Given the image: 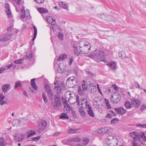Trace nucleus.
Masks as SVG:
<instances>
[{
    "instance_id": "nucleus-1",
    "label": "nucleus",
    "mask_w": 146,
    "mask_h": 146,
    "mask_svg": "<svg viewBox=\"0 0 146 146\" xmlns=\"http://www.w3.org/2000/svg\"><path fill=\"white\" fill-rule=\"evenodd\" d=\"M91 47L90 44L85 40H82L80 42L79 49L75 44H74L73 46L74 53L77 56L80 54H88L90 50Z\"/></svg>"
},
{
    "instance_id": "nucleus-2",
    "label": "nucleus",
    "mask_w": 146,
    "mask_h": 146,
    "mask_svg": "<svg viewBox=\"0 0 146 146\" xmlns=\"http://www.w3.org/2000/svg\"><path fill=\"white\" fill-rule=\"evenodd\" d=\"M58 83L59 82L57 80L54 83V90L57 92L58 94L55 95L54 97V102L51 103L52 106L55 110H58L61 105L60 98L59 95L61 94L63 89L61 86H59Z\"/></svg>"
},
{
    "instance_id": "nucleus-3",
    "label": "nucleus",
    "mask_w": 146,
    "mask_h": 146,
    "mask_svg": "<svg viewBox=\"0 0 146 146\" xmlns=\"http://www.w3.org/2000/svg\"><path fill=\"white\" fill-rule=\"evenodd\" d=\"M141 101L139 100L134 99L131 102L126 101L125 103V108L127 109L131 108L133 107L138 108L140 106Z\"/></svg>"
},
{
    "instance_id": "nucleus-4",
    "label": "nucleus",
    "mask_w": 146,
    "mask_h": 146,
    "mask_svg": "<svg viewBox=\"0 0 146 146\" xmlns=\"http://www.w3.org/2000/svg\"><path fill=\"white\" fill-rule=\"evenodd\" d=\"M104 52L103 51H100L96 54L95 61L97 62L103 61L105 63L107 60L104 58Z\"/></svg>"
},
{
    "instance_id": "nucleus-5",
    "label": "nucleus",
    "mask_w": 146,
    "mask_h": 146,
    "mask_svg": "<svg viewBox=\"0 0 146 146\" xmlns=\"http://www.w3.org/2000/svg\"><path fill=\"white\" fill-rule=\"evenodd\" d=\"M76 102L78 103V105L80 106L82 105V108L84 109H86L90 106L88 103L87 101L85 98L82 99L80 102L79 100V97L78 96H77L76 99Z\"/></svg>"
},
{
    "instance_id": "nucleus-6",
    "label": "nucleus",
    "mask_w": 146,
    "mask_h": 146,
    "mask_svg": "<svg viewBox=\"0 0 146 146\" xmlns=\"http://www.w3.org/2000/svg\"><path fill=\"white\" fill-rule=\"evenodd\" d=\"M47 125L46 122L44 120L42 121L41 123H40L38 126L39 130L43 131L44 129Z\"/></svg>"
},
{
    "instance_id": "nucleus-7",
    "label": "nucleus",
    "mask_w": 146,
    "mask_h": 146,
    "mask_svg": "<svg viewBox=\"0 0 146 146\" xmlns=\"http://www.w3.org/2000/svg\"><path fill=\"white\" fill-rule=\"evenodd\" d=\"M11 36L12 35L11 34L7 33L5 34L3 37L1 39L2 42L7 41L9 40Z\"/></svg>"
},
{
    "instance_id": "nucleus-8",
    "label": "nucleus",
    "mask_w": 146,
    "mask_h": 146,
    "mask_svg": "<svg viewBox=\"0 0 146 146\" xmlns=\"http://www.w3.org/2000/svg\"><path fill=\"white\" fill-rule=\"evenodd\" d=\"M24 136L23 134H18L14 137V139L17 142H19L24 138Z\"/></svg>"
},
{
    "instance_id": "nucleus-9",
    "label": "nucleus",
    "mask_w": 146,
    "mask_h": 146,
    "mask_svg": "<svg viewBox=\"0 0 146 146\" xmlns=\"http://www.w3.org/2000/svg\"><path fill=\"white\" fill-rule=\"evenodd\" d=\"M9 8V4H7L5 5V11L6 14L9 18H11L12 15Z\"/></svg>"
},
{
    "instance_id": "nucleus-10",
    "label": "nucleus",
    "mask_w": 146,
    "mask_h": 146,
    "mask_svg": "<svg viewBox=\"0 0 146 146\" xmlns=\"http://www.w3.org/2000/svg\"><path fill=\"white\" fill-rule=\"evenodd\" d=\"M115 110L118 114H122L123 113H125L126 111V110L123 108H115Z\"/></svg>"
},
{
    "instance_id": "nucleus-11",
    "label": "nucleus",
    "mask_w": 146,
    "mask_h": 146,
    "mask_svg": "<svg viewBox=\"0 0 146 146\" xmlns=\"http://www.w3.org/2000/svg\"><path fill=\"white\" fill-rule=\"evenodd\" d=\"M114 100H113V103L114 104H116L120 101L121 99V97L118 94L117 95H115L114 96Z\"/></svg>"
},
{
    "instance_id": "nucleus-12",
    "label": "nucleus",
    "mask_w": 146,
    "mask_h": 146,
    "mask_svg": "<svg viewBox=\"0 0 146 146\" xmlns=\"http://www.w3.org/2000/svg\"><path fill=\"white\" fill-rule=\"evenodd\" d=\"M10 88V85L9 84H6L2 86V89L4 92H7Z\"/></svg>"
},
{
    "instance_id": "nucleus-13",
    "label": "nucleus",
    "mask_w": 146,
    "mask_h": 146,
    "mask_svg": "<svg viewBox=\"0 0 146 146\" xmlns=\"http://www.w3.org/2000/svg\"><path fill=\"white\" fill-rule=\"evenodd\" d=\"M87 112L88 114L91 117H93L94 116V113L92 109V107L90 106H89V107H88Z\"/></svg>"
},
{
    "instance_id": "nucleus-14",
    "label": "nucleus",
    "mask_w": 146,
    "mask_h": 146,
    "mask_svg": "<svg viewBox=\"0 0 146 146\" xmlns=\"http://www.w3.org/2000/svg\"><path fill=\"white\" fill-rule=\"evenodd\" d=\"M80 129L79 128L74 129L70 128L68 131V133L70 134L77 133L80 132Z\"/></svg>"
},
{
    "instance_id": "nucleus-15",
    "label": "nucleus",
    "mask_w": 146,
    "mask_h": 146,
    "mask_svg": "<svg viewBox=\"0 0 146 146\" xmlns=\"http://www.w3.org/2000/svg\"><path fill=\"white\" fill-rule=\"evenodd\" d=\"M45 91L48 93L49 92L52 93V91L50 88V87L47 84L45 83L44 84Z\"/></svg>"
},
{
    "instance_id": "nucleus-16",
    "label": "nucleus",
    "mask_w": 146,
    "mask_h": 146,
    "mask_svg": "<svg viewBox=\"0 0 146 146\" xmlns=\"http://www.w3.org/2000/svg\"><path fill=\"white\" fill-rule=\"evenodd\" d=\"M75 76H72L70 78H68L66 80L67 82H70V83L74 84V82H76V79Z\"/></svg>"
},
{
    "instance_id": "nucleus-17",
    "label": "nucleus",
    "mask_w": 146,
    "mask_h": 146,
    "mask_svg": "<svg viewBox=\"0 0 146 146\" xmlns=\"http://www.w3.org/2000/svg\"><path fill=\"white\" fill-rule=\"evenodd\" d=\"M107 64L113 70H115L116 69V68L115 64V63L114 62H108Z\"/></svg>"
},
{
    "instance_id": "nucleus-18",
    "label": "nucleus",
    "mask_w": 146,
    "mask_h": 146,
    "mask_svg": "<svg viewBox=\"0 0 146 146\" xmlns=\"http://www.w3.org/2000/svg\"><path fill=\"white\" fill-rule=\"evenodd\" d=\"M37 10L41 13H46L48 11L46 9L42 8H38Z\"/></svg>"
},
{
    "instance_id": "nucleus-19",
    "label": "nucleus",
    "mask_w": 146,
    "mask_h": 146,
    "mask_svg": "<svg viewBox=\"0 0 146 146\" xmlns=\"http://www.w3.org/2000/svg\"><path fill=\"white\" fill-rule=\"evenodd\" d=\"M47 21L48 22L52 25H54L55 24V19H54L52 17H49L47 19Z\"/></svg>"
},
{
    "instance_id": "nucleus-20",
    "label": "nucleus",
    "mask_w": 146,
    "mask_h": 146,
    "mask_svg": "<svg viewBox=\"0 0 146 146\" xmlns=\"http://www.w3.org/2000/svg\"><path fill=\"white\" fill-rule=\"evenodd\" d=\"M130 134L131 137L133 138L135 140H136L138 139L137 136V135L138 134V132H133L131 133H130Z\"/></svg>"
},
{
    "instance_id": "nucleus-21",
    "label": "nucleus",
    "mask_w": 146,
    "mask_h": 146,
    "mask_svg": "<svg viewBox=\"0 0 146 146\" xmlns=\"http://www.w3.org/2000/svg\"><path fill=\"white\" fill-rule=\"evenodd\" d=\"M35 78L31 80V86L35 90H36L37 87L36 86L35 83Z\"/></svg>"
},
{
    "instance_id": "nucleus-22",
    "label": "nucleus",
    "mask_w": 146,
    "mask_h": 146,
    "mask_svg": "<svg viewBox=\"0 0 146 146\" xmlns=\"http://www.w3.org/2000/svg\"><path fill=\"white\" fill-rule=\"evenodd\" d=\"M6 144L7 143L5 142V140L2 137L0 139V146H5Z\"/></svg>"
},
{
    "instance_id": "nucleus-23",
    "label": "nucleus",
    "mask_w": 146,
    "mask_h": 146,
    "mask_svg": "<svg viewBox=\"0 0 146 146\" xmlns=\"http://www.w3.org/2000/svg\"><path fill=\"white\" fill-rule=\"evenodd\" d=\"M67 56L65 54H63L60 56L58 58L57 60L58 61H60L61 60L66 59L67 58Z\"/></svg>"
},
{
    "instance_id": "nucleus-24",
    "label": "nucleus",
    "mask_w": 146,
    "mask_h": 146,
    "mask_svg": "<svg viewBox=\"0 0 146 146\" xmlns=\"http://www.w3.org/2000/svg\"><path fill=\"white\" fill-rule=\"evenodd\" d=\"M33 28L34 29V33L33 37L32 38V40L33 41L36 38L37 34V30L36 27L35 26H33Z\"/></svg>"
},
{
    "instance_id": "nucleus-25",
    "label": "nucleus",
    "mask_w": 146,
    "mask_h": 146,
    "mask_svg": "<svg viewBox=\"0 0 146 146\" xmlns=\"http://www.w3.org/2000/svg\"><path fill=\"white\" fill-rule=\"evenodd\" d=\"M78 111L80 114L83 116L85 117L86 115V113L84 110L81 108H78Z\"/></svg>"
},
{
    "instance_id": "nucleus-26",
    "label": "nucleus",
    "mask_w": 146,
    "mask_h": 146,
    "mask_svg": "<svg viewBox=\"0 0 146 146\" xmlns=\"http://www.w3.org/2000/svg\"><path fill=\"white\" fill-rule=\"evenodd\" d=\"M107 143L109 146H115L117 144V143L114 142H114H111V141H108ZM119 146H123L122 145H120Z\"/></svg>"
},
{
    "instance_id": "nucleus-27",
    "label": "nucleus",
    "mask_w": 146,
    "mask_h": 146,
    "mask_svg": "<svg viewBox=\"0 0 146 146\" xmlns=\"http://www.w3.org/2000/svg\"><path fill=\"white\" fill-rule=\"evenodd\" d=\"M36 133V132L35 131L32 130H30L27 133L28 136H27V137H29L32 136H33Z\"/></svg>"
},
{
    "instance_id": "nucleus-28",
    "label": "nucleus",
    "mask_w": 146,
    "mask_h": 146,
    "mask_svg": "<svg viewBox=\"0 0 146 146\" xmlns=\"http://www.w3.org/2000/svg\"><path fill=\"white\" fill-rule=\"evenodd\" d=\"M81 141V139L78 137H76L73 138H72L70 140V142L74 141L78 142H80Z\"/></svg>"
},
{
    "instance_id": "nucleus-29",
    "label": "nucleus",
    "mask_w": 146,
    "mask_h": 146,
    "mask_svg": "<svg viewBox=\"0 0 146 146\" xmlns=\"http://www.w3.org/2000/svg\"><path fill=\"white\" fill-rule=\"evenodd\" d=\"M82 87L84 92H85L87 90V86L85 84L84 80H83L82 82Z\"/></svg>"
},
{
    "instance_id": "nucleus-30",
    "label": "nucleus",
    "mask_w": 146,
    "mask_h": 146,
    "mask_svg": "<svg viewBox=\"0 0 146 146\" xmlns=\"http://www.w3.org/2000/svg\"><path fill=\"white\" fill-rule=\"evenodd\" d=\"M59 5L62 7L64 9L68 10V6L64 2H60L59 3Z\"/></svg>"
},
{
    "instance_id": "nucleus-31",
    "label": "nucleus",
    "mask_w": 146,
    "mask_h": 146,
    "mask_svg": "<svg viewBox=\"0 0 146 146\" xmlns=\"http://www.w3.org/2000/svg\"><path fill=\"white\" fill-rule=\"evenodd\" d=\"M60 119H68L69 118L68 116H67L66 113H61V115L60 116Z\"/></svg>"
},
{
    "instance_id": "nucleus-32",
    "label": "nucleus",
    "mask_w": 146,
    "mask_h": 146,
    "mask_svg": "<svg viewBox=\"0 0 146 146\" xmlns=\"http://www.w3.org/2000/svg\"><path fill=\"white\" fill-rule=\"evenodd\" d=\"M83 91V90H82L81 86H78V92L80 96H83L84 94Z\"/></svg>"
},
{
    "instance_id": "nucleus-33",
    "label": "nucleus",
    "mask_w": 146,
    "mask_h": 146,
    "mask_svg": "<svg viewBox=\"0 0 146 146\" xmlns=\"http://www.w3.org/2000/svg\"><path fill=\"white\" fill-rule=\"evenodd\" d=\"M22 87V85L21 84L20 81H18L16 82L15 84L14 87L15 88H16L18 87Z\"/></svg>"
},
{
    "instance_id": "nucleus-34",
    "label": "nucleus",
    "mask_w": 146,
    "mask_h": 146,
    "mask_svg": "<svg viewBox=\"0 0 146 146\" xmlns=\"http://www.w3.org/2000/svg\"><path fill=\"white\" fill-rule=\"evenodd\" d=\"M58 37L59 39L60 40H62L63 39L64 35L62 33H59Z\"/></svg>"
},
{
    "instance_id": "nucleus-35",
    "label": "nucleus",
    "mask_w": 146,
    "mask_h": 146,
    "mask_svg": "<svg viewBox=\"0 0 146 146\" xmlns=\"http://www.w3.org/2000/svg\"><path fill=\"white\" fill-rule=\"evenodd\" d=\"M24 60V59H18L16 60H15L14 62L16 64H21L23 62Z\"/></svg>"
},
{
    "instance_id": "nucleus-36",
    "label": "nucleus",
    "mask_w": 146,
    "mask_h": 146,
    "mask_svg": "<svg viewBox=\"0 0 146 146\" xmlns=\"http://www.w3.org/2000/svg\"><path fill=\"white\" fill-rule=\"evenodd\" d=\"M107 139L108 140V141H111V142H114V137L112 136H108L107 137Z\"/></svg>"
},
{
    "instance_id": "nucleus-37",
    "label": "nucleus",
    "mask_w": 146,
    "mask_h": 146,
    "mask_svg": "<svg viewBox=\"0 0 146 146\" xmlns=\"http://www.w3.org/2000/svg\"><path fill=\"white\" fill-rule=\"evenodd\" d=\"M63 103L64 104H66L64 106V108H66L67 110H69L70 108V105L67 103V101H65Z\"/></svg>"
},
{
    "instance_id": "nucleus-38",
    "label": "nucleus",
    "mask_w": 146,
    "mask_h": 146,
    "mask_svg": "<svg viewBox=\"0 0 146 146\" xmlns=\"http://www.w3.org/2000/svg\"><path fill=\"white\" fill-rule=\"evenodd\" d=\"M105 102L106 104V106L109 109H111V107L109 104V101L108 100L105 99Z\"/></svg>"
},
{
    "instance_id": "nucleus-39",
    "label": "nucleus",
    "mask_w": 146,
    "mask_h": 146,
    "mask_svg": "<svg viewBox=\"0 0 146 146\" xmlns=\"http://www.w3.org/2000/svg\"><path fill=\"white\" fill-rule=\"evenodd\" d=\"M48 96L49 99L50 100H53L54 98V93L53 92H52V93L49 92L48 93Z\"/></svg>"
},
{
    "instance_id": "nucleus-40",
    "label": "nucleus",
    "mask_w": 146,
    "mask_h": 146,
    "mask_svg": "<svg viewBox=\"0 0 146 146\" xmlns=\"http://www.w3.org/2000/svg\"><path fill=\"white\" fill-rule=\"evenodd\" d=\"M61 65L59 66V68L57 69L58 72L59 73H62L64 71V69L61 67Z\"/></svg>"
},
{
    "instance_id": "nucleus-41",
    "label": "nucleus",
    "mask_w": 146,
    "mask_h": 146,
    "mask_svg": "<svg viewBox=\"0 0 146 146\" xmlns=\"http://www.w3.org/2000/svg\"><path fill=\"white\" fill-rule=\"evenodd\" d=\"M118 119L117 117L113 118L111 120V124L116 123L118 121Z\"/></svg>"
},
{
    "instance_id": "nucleus-42",
    "label": "nucleus",
    "mask_w": 146,
    "mask_h": 146,
    "mask_svg": "<svg viewBox=\"0 0 146 146\" xmlns=\"http://www.w3.org/2000/svg\"><path fill=\"white\" fill-rule=\"evenodd\" d=\"M42 97L44 100V102L45 103L47 102V99L45 95V94L44 92H43L42 94Z\"/></svg>"
},
{
    "instance_id": "nucleus-43",
    "label": "nucleus",
    "mask_w": 146,
    "mask_h": 146,
    "mask_svg": "<svg viewBox=\"0 0 146 146\" xmlns=\"http://www.w3.org/2000/svg\"><path fill=\"white\" fill-rule=\"evenodd\" d=\"M144 133L143 132H140L139 133H138L137 135V136L138 139H139V138L140 137H145Z\"/></svg>"
},
{
    "instance_id": "nucleus-44",
    "label": "nucleus",
    "mask_w": 146,
    "mask_h": 146,
    "mask_svg": "<svg viewBox=\"0 0 146 146\" xmlns=\"http://www.w3.org/2000/svg\"><path fill=\"white\" fill-rule=\"evenodd\" d=\"M125 55V52H124L122 51L119 52L118 53V55L119 57L122 58L123 57V56Z\"/></svg>"
},
{
    "instance_id": "nucleus-45",
    "label": "nucleus",
    "mask_w": 146,
    "mask_h": 146,
    "mask_svg": "<svg viewBox=\"0 0 146 146\" xmlns=\"http://www.w3.org/2000/svg\"><path fill=\"white\" fill-rule=\"evenodd\" d=\"M96 53H93L91 54L88 55V57L91 58H94L95 59L96 56Z\"/></svg>"
},
{
    "instance_id": "nucleus-46",
    "label": "nucleus",
    "mask_w": 146,
    "mask_h": 146,
    "mask_svg": "<svg viewBox=\"0 0 146 146\" xmlns=\"http://www.w3.org/2000/svg\"><path fill=\"white\" fill-rule=\"evenodd\" d=\"M105 129V127L104 128H101L100 130H99V131L98 132L100 133H106V130Z\"/></svg>"
},
{
    "instance_id": "nucleus-47",
    "label": "nucleus",
    "mask_w": 146,
    "mask_h": 146,
    "mask_svg": "<svg viewBox=\"0 0 146 146\" xmlns=\"http://www.w3.org/2000/svg\"><path fill=\"white\" fill-rule=\"evenodd\" d=\"M40 138V136H38L37 137H33L32 138V140L33 141H37Z\"/></svg>"
},
{
    "instance_id": "nucleus-48",
    "label": "nucleus",
    "mask_w": 146,
    "mask_h": 146,
    "mask_svg": "<svg viewBox=\"0 0 146 146\" xmlns=\"http://www.w3.org/2000/svg\"><path fill=\"white\" fill-rule=\"evenodd\" d=\"M137 126L143 128H146V124H138L137 125Z\"/></svg>"
},
{
    "instance_id": "nucleus-49",
    "label": "nucleus",
    "mask_w": 146,
    "mask_h": 146,
    "mask_svg": "<svg viewBox=\"0 0 146 146\" xmlns=\"http://www.w3.org/2000/svg\"><path fill=\"white\" fill-rule=\"evenodd\" d=\"M105 129L106 130V133H108L111 131V128L107 127H105Z\"/></svg>"
},
{
    "instance_id": "nucleus-50",
    "label": "nucleus",
    "mask_w": 146,
    "mask_h": 146,
    "mask_svg": "<svg viewBox=\"0 0 146 146\" xmlns=\"http://www.w3.org/2000/svg\"><path fill=\"white\" fill-rule=\"evenodd\" d=\"M89 139H84L83 141V143L84 145H86L89 142Z\"/></svg>"
},
{
    "instance_id": "nucleus-51",
    "label": "nucleus",
    "mask_w": 146,
    "mask_h": 146,
    "mask_svg": "<svg viewBox=\"0 0 146 146\" xmlns=\"http://www.w3.org/2000/svg\"><path fill=\"white\" fill-rule=\"evenodd\" d=\"M134 84H135V86L137 88H139L141 90H142L143 89L142 88H141V87L140 86L139 84L137 82L135 81L134 82Z\"/></svg>"
},
{
    "instance_id": "nucleus-52",
    "label": "nucleus",
    "mask_w": 146,
    "mask_h": 146,
    "mask_svg": "<svg viewBox=\"0 0 146 146\" xmlns=\"http://www.w3.org/2000/svg\"><path fill=\"white\" fill-rule=\"evenodd\" d=\"M145 109H146V105L144 104L141 107L140 110L141 111H143Z\"/></svg>"
},
{
    "instance_id": "nucleus-53",
    "label": "nucleus",
    "mask_w": 146,
    "mask_h": 146,
    "mask_svg": "<svg viewBox=\"0 0 146 146\" xmlns=\"http://www.w3.org/2000/svg\"><path fill=\"white\" fill-rule=\"evenodd\" d=\"M5 98L4 96L0 94V105L1 104V102L5 99Z\"/></svg>"
},
{
    "instance_id": "nucleus-54",
    "label": "nucleus",
    "mask_w": 146,
    "mask_h": 146,
    "mask_svg": "<svg viewBox=\"0 0 146 146\" xmlns=\"http://www.w3.org/2000/svg\"><path fill=\"white\" fill-rule=\"evenodd\" d=\"M112 87L115 90H117L118 89V87L116 86L115 84H114L112 85Z\"/></svg>"
},
{
    "instance_id": "nucleus-55",
    "label": "nucleus",
    "mask_w": 146,
    "mask_h": 146,
    "mask_svg": "<svg viewBox=\"0 0 146 146\" xmlns=\"http://www.w3.org/2000/svg\"><path fill=\"white\" fill-rule=\"evenodd\" d=\"M32 57V53H30L28 54L26 56V58H31Z\"/></svg>"
},
{
    "instance_id": "nucleus-56",
    "label": "nucleus",
    "mask_w": 146,
    "mask_h": 146,
    "mask_svg": "<svg viewBox=\"0 0 146 146\" xmlns=\"http://www.w3.org/2000/svg\"><path fill=\"white\" fill-rule=\"evenodd\" d=\"M25 11H24V12H22V13L21 15V17L22 19H23L25 18Z\"/></svg>"
},
{
    "instance_id": "nucleus-57",
    "label": "nucleus",
    "mask_w": 146,
    "mask_h": 146,
    "mask_svg": "<svg viewBox=\"0 0 146 146\" xmlns=\"http://www.w3.org/2000/svg\"><path fill=\"white\" fill-rule=\"evenodd\" d=\"M110 113L113 116H116V114L115 112H113V111L111 110L109 111Z\"/></svg>"
},
{
    "instance_id": "nucleus-58",
    "label": "nucleus",
    "mask_w": 146,
    "mask_h": 146,
    "mask_svg": "<svg viewBox=\"0 0 146 146\" xmlns=\"http://www.w3.org/2000/svg\"><path fill=\"white\" fill-rule=\"evenodd\" d=\"M106 117H107L109 118H111L112 117V114L111 113H108L107 114V115L106 116Z\"/></svg>"
},
{
    "instance_id": "nucleus-59",
    "label": "nucleus",
    "mask_w": 146,
    "mask_h": 146,
    "mask_svg": "<svg viewBox=\"0 0 146 146\" xmlns=\"http://www.w3.org/2000/svg\"><path fill=\"white\" fill-rule=\"evenodd\" d=\"M5 68H0V74L3 72L5 71Z\"/></svg>"
},
{
    "instance_id": "nucleus-60",
    "label": "nucleus",
    "mask_w": 146,
    "mask_h": 146,
    "mask_svg": "<svg viewBox=\"0 0 146 146\" xmlns=\"http://www.w3.org/2000/svg\"><path fill=\"white\" fill-rule=\"evenodd\" d=\"M73 57H72L71 58H70L69 61V65H70L71 64L72 62H73Z\"/></svg>"
},
{
    "instance_id": "nucleus-61",
    "label": "nucleus",
    "mask_w": 146,
    "mask_h": 146,
    "mask_svg": "<svg viewBox=\"0 0 146 146\" xmlns=\"http://www.w3.org/2000/svg\"><path fill=\"white\" fill-rule=\"evenodd\" d=\"M34 1L36 3L39 4H41L43 3L40 0H34Z\"/></svg>"
},
{
    "instance_id": "nucleus-62",
    "label": "nucleus",
    "mask_w": 146,
    "mask_h": 146,
    "mask_svg": "<svg viewBox=\"0 0 146 146\" xmlns=\"http://www.w3.org/2000/svg\"><path fill=\"white\" fill-rule=\"evenodd\" d=\"M132 146H140L139 144L135 142L133 143Z\"/></svg>"
},
{
    "instance_id": "nucleus-63",
    "label": "nucleus",
    "mask_w": 146,
    "mask_h": 146,
    "mask_svg": "<svg viewBox=\"0 0 146 146\" xmlns=\"http://www.w3.org/2000/svg\"><path fill=\"white\" fill-rule=\"evenodd\" d=\"M23 94L24 95L26 96L27 97H28V96L27 95V92H26L24 90L23 92Z\"/></svg>"
},
{
    "instance_id": "nucleus-64",
    "label": "nucleus",
    "mask_w": 146,
    "mask_h": 146,
    "mask_svg": "<svg viewBox=\"0 0 146 146\" xmlns=\"http://www.w3.org/2000/svg\"><path fill=\"white\" fill-rule=\"evenodd\" d=\"M7 104V103L5 101H2V102H1V105L2 106L4 104Z\"/></svg>"
}]
</instances>
